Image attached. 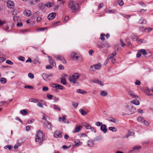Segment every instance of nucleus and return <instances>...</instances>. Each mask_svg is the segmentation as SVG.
<instances>
[{
    "label": "nucleus",
    "instance_id": "nucleus-1",
    "mask_svg": "<svg viewBox=\"0 0 153 153\" xmlns=\"http://www.w3.org/2000/svg\"><path fill=\"white\" fill-rule=\"evenodd\" d=\"M45 138V135L41 131L39 130L37 131L35 136L36 142L40 143L42 141L44 140Z\"/></svg>",
    "mask_w": 153,
    "mask_h": 153
},
{
    "label": "nucleus",
    "instance_id": "nucleus-2",
    "mask_svg": "<svg viewBox=\"0 0 153 153\" xmlns=\"http://www.w3.org/2000/svg\"><path fill=\"white\" fill-rule=\"evenodd\" d=\"M80 76V74L79 73H74L72 76L69 77V80L71 83H75Z\"/></svg>",
    "mask_w": 153,
    "mask_h": 153
},
{
    "label": "nucleus",
    "instance_id": "nucleus-3",
    "mask_svg": "<svg viewBox=\"0 0 153 153\" xmlns=\"http://www.w3.org/2000/svg\"><path fill=\"white\" fill-rule=\"evenodd\" d=\"M69 7L72 12L74 13L78 10L79 6L77 3H74V1H71L69 4Z\"/></svg>",
    "mask_w": 153,
    "mask_h": 153
},
{
    "label": "nucleus",
    "instance_id": "nucleus-4",
    "mask_svg": "<svg viewBox=\"0 0 153 153\" xmlns=\"http://www.w3.org/2000/svg\"><path fill=\"white\" fill-rule=\"evenodd\" d=\"M53 76V74H48L46 73H43L42 74V77L43 79L45 81H48L51 79L52 78Z\"/></svg>",
    "mask_w": 153,
    "mask_h": 153
},
{
    "label": "nucleus",
    "instance_id": "nucleus-5",
    "mask_svg": "<svg viewBox=\"0 0 153 153\" xmlns=\"http://www.w3.org/2000/svg\"><path fill=\"white\" fill-rule=\"evenodd\" d=\"M71 57L74 61L81 60V58L80 56H78L77 54L74 53H72L71 54Z\"/></svg>",
    "mask_w": 153,
    "mask_h": 153
},
{
    "label": "nucleus",
    "instance_id": "nucleus-6",
    "mask_svg": "<svg viewBox=\"0 0 153 153\" xmlns=\"http://www.w3.org/2000/svg\"><path fill=\"white\" fill-rule=\"evenodd\" d=\"M54 56L58 60L61 61L63 63L66 64V60L62 56L57 55L55 56Z\"/></svg>",
    "mask_w": 153,
    "mask_h": 153
},
{
    "label": "nucleus",
    "instance_id": "nucleus-7",
    "mask_svg": "<svg viewBox=\"0 0 153 153\" xmlns=\"http://www.w3.org/2000/svg\"><path fill=\"white\" fill-rule=\"evenodd\" d=\"M7 6L9 8H13L14 7L15 5L13 1H8L7 2Z\"/></svg>",
    "mask_w": 153,
    "mask_h": 153
},
{
    "label": "nucleus",
    "instance_id": "nucleus-8",
    "mask_svg": "<svg viewBox=\"0 0 153 153\" xmlns=\"http://www.w3.org/2000/svg\"><path fill=\"white\" fill-rule=\"evenodd\" d=\"M56 15V13H52L49 15L48 16V18L49 20H52L55 17Z\"/></svg>",
    "mask_w": 153,
    "mask_h": 153
},
{
    "label": "nucleus",
    "instance_id": "nucleus-9",
    "mask_svg": "<svg viewBox=\"0 0 153 153\" xmlns=\"http://www.w3.org/2000/svg\"><path fill=\"white\" fill-rule=\"evenodd\" d=\"M106 126L105 124L102 125L100 127L101 130L103 131L104 133H105L107 131V129L106 128Z\"/></svg>",
    "mask_w": 153,
    "mask_h": 153
},
{
    "label": "nucleus",
    "instance_id": "nucleus-10",
    "mask_svg": "<svg viewBox=\"0 0 153 153\" xmlns=\"http://www.w3.org/2000/svg\"><path fill=\"white\" fill-rule=\"evenodd\" d=\"M128 92L129 95L132 98H134L138 97L137 95H135L134 92L131 90H129L128 91Z\"/></svg>",
    "mask_w": 153,
    "mask_h": 153
},
{
    "label": "nucleus",
    "instance_id": "nucleus-11",
    "mask_svg": "<svg viewBox=\"0 0 153 153\" xmlns=\"http://www.w3.org/2000/svg\"><path fill=\"white\" fill-rule=\"evenodd\" d=\"M53 135L56 137H61L62 135L59 131H56L55 132Z\"/></svg>",
    "mask_w": 153,
    "mask_h": 153
},
{
    "label": "nucleus",
    "instance_id": "nucleus-12",
    "mask_svg": "<svg viewBox=\"0 0 153 153\" xmlns=\"http://www.w3.org/2000/svg\"><path fill=\"white\" fill-rule=\"evenodd\" d=\"M94 67V68L96 69H100L101 67V65L100 63H98L96 64L94 66L92 65L91 66V68H93Z\"/></svg>",
    "mask_w": 153,
    "mask_h": 153
},
{
    "label": "nucleus",
    "instance_id": "nucleus-13",
    "mask_svg": "<svg viewBox=\"0 0 153 153\" xmlns=\"http://www.w3.org/2000/svg\"><path fill=\"white\" fill-rule=\"evenodd\" d=\"M52 87L53 88H58L60 90L63 89V87L62 85L58 84H53L52 85Z\"/></svg>",
    "mask_w": 153,
    "mask_h": 153
},
{
    "label": "nucleus",
    "instance_id": "nucleus-14",
    "mask_svg": "<svg viewBox=\"0 0 153 153\" xmlns=\"http://www.w3.org/2000/svg\"><path fill=\"white\" fill-rule=\"evenodd\" d=\"M44 124L46 125L47 127L49 129H50L51 130L52 129V125L50 122L47 121L46 123H45Z\"/></svg>",
    "mask_w": 153,
    "mask_h": 153
},
{
    "label": "nucleus",
    "instance_id": "nucleus-15",
    "mask_svg": "<svg viewBox=\"0 0 153 153\" xmlns=\"http://www.w3.org/2000/svg\"><path fill=\"white\" fill-rule=\"evenodd\" d=\"M13 20L15 22H19L20 21L21 18L17 16H14L13 18Z\"/></svg>",
    "mask_w": 153,
    "mask_h": 153
},
{
    "label": "nucleus",
    "instance_id": "nucleus-16",
    "mask_svg": "<svg viewBox=\"0 0 153 153\" xmlns=\"http://www.w3.org/2000/svg\"><path fill=\"white\" fill-rule=\"evenodd\" d=\"M81 128L79 126L76 127L75 129L73 131V133H76L79 132L81 130Z\"/></svg>",
    "mask_w": 153,
    "mask_h": 153
},
{
    "label": "nucleus",
    "instance_id": "nucleus-17",
    "mask_svg": "<svg viewBox=\"0 0 153 153\" xmlns=\"http://www.w3.org/2000/svg\"><path fill=\"white\" fill-rule=\"evenodd\" d=\"M48 57L49 58V62L50 64L53 66L54 65V64L55 63L54 61L52 59L51 57L48 56Z\"/></svg>",
    "mask_w": 153,
    "mask_h": 153
},
{
    "label": "nucleus",
    "instance_id": "nucleus-18",
    "mask_svg": "<svg viewBox=\"0 0 153 153\" xmlns=\"http://www.w3.org/2000/svg\"><path fill=\"white\" fill-rule=\"evenodd\" d=\"M75 146H76L81 145L82 144V143L80 142L79 140H75Z\"/></svg>",
    "mask_w": 153,
    "mask_h": 153
},
{
    "label": "nucleus",
    "instance_id": "nucleus-19",
    "mask_svg": "<svg viewBox=\"0 0 153 153\" xmlns=\"http://www.w3.org/2000/svg\"><path fill=\"white\" fill-rule=\"evenodd\" d=\"M136 111V109L135 108L130 105V108L129 110V112H131V114L134 113Z\"/></svg>",
    "mask_w": 153,
    "mask_h": 153
},
{
    "label": "nucleus",
    "instance_id": "nucleus-20",
    "mask_svg": "<svg viewBox=\"0 0 153 153\" xmlns=\"http://www.w3.org/2000/svg\"><path fill=\"white\" fill-rule=\"evenodd\" d=\"M24 13L25 15L27 16H29L31 14V11L29 10L25 11Z\"/></svg>",
    "mask_w": 153,
    "mask_h": 153
},
{
    "label": "nucleus",
    "instance_id": "nucleus-21",
    "mask_svg": "<svg viewBox=\"0 0 153 153\" xmlns=\"http://www.w3.org/2000/svg\"><path fill=\"white\" fill-rule=\"evenodd\" d=\"M146 22V21L142 17L141 18H140L139 21V23L142 24H145Z\"/></svg>",
    "mask_w": 153,
    "mask_h": 153
},
{
    "label": "nucleus",
    "instance_id": "nucleus-22",
    "mask_svg": "<svg viewBox=\"0 0 153 153\" xmlns=\"http://www.w3.org/2000/svg\"><path fill=\"white\" fill-rule=\"evenodd\" d=\"M134 132H131L130 131H128V134L126 135L124 137V138H128L129 136L134 135Z\"/></svg>",
    "mask_w": 153,
    "mask_h": 153
},
{
    "label": "nucleus",
    "instance_id": "nucleus-23",
    "mask_svg": "<svg viewBox=\"0 0 153 153\" xmlns=\"http://www.w3.org/2000/svg\"><path fill=\"white\" fill-rule=\"evenodd\" d=\"M79 111L82 115H85L87 114V112L83 109H80L79 110Z\"/></svg>",
    "mask_w": 153,
    "mask_h": 153
},
{
    "label": "nucleus",
    "instance_id": "nucleus-24",
    "mask_svg": "<svg viewBox=\"0 0 153 153\" xmlns=\"http://www.w3.org/2000/svg\"><path fill=\"white\" fill-rule=\"evenodd\" d=\"M97 47L99 48H103V44L100 42H98L97 43Z\"/></svg>",
    "mask_w": 153,
    "mask_h": 153
},
{
    "label": "nucleus",
    "instance_id": "nucleus-25",
    "mask_svg": "<svg viewBox=\"0 0 153 153\" xmlns=\"http://www.w3.org/2000/svg\"><path fill=\"white\" fill-rule=\"evenodd\" d=\"M116 54L117 53L116 52L112 53L111 54H110L109 55H108V59H111V58H112L113 57L115 56Z\"/></svg>",
    "mask_w": 153,
    "mask_h": 153
},
{
    "label": "nucleus",
    "instance_id": "nucleus-26",
    "mask_svg": "<svg viewBox=\"0 0 153 153\" xmlns=\"http://www.w3.org/2000/svg\"><path fill=\"white\" fill-rule=\"evenodd\" d=\"M77 93L80 94H84L86 93L85 91H83L82 90L79 89L76 90Z\"/></svg>",
    "mask_w": 153,
    "mask_h": 153
},
{
    "label": "nucleus",
    "instance_id": "nucleus-27",
    "mask_svg": "<svg viewBox=\"0 0 153 153\" xmlns=\"http://www.w3.org/2000/svg\"><path fill=\"white\" fill-rule=\"evenodd\" d=\"M131 103L137 105L140 104L139 101L137 100H132L131 101Z\"/></svg>",
    "mask_w": 153,
    "mask_h": 153
},
{
    "label": "nucleus",
    "instance_id": "nucleus-28",
    "mask_svg": "<svg viewBox=\"0 0 153 153\" xmlns=\"http://www.w3.org/2000/svg\"><path fill=\"white\" fill-rule=\"evenodd\" d=\"M130 108V105H126L124 108V110L126 112H129V110Z\"/></svg>",
    "mask_w": 153,
    "mask_h": 153
},
{
    "label": "nucleus",
    "instance_id": "nucleus-29",
    "mask_svg": "<svg viewBox=\"0 0 153 153\" xmlns=\"http://www.w3.org/2000/svg\"><path fill=\"white\" fill-rule=\"evenodd\" d=\"M107 94V92L104 91H102L100 93V95L103 97H105Z\"/></svg>",
    "mask_w": 153,
    "mask_h": 153
},
{
    "label": "nucleus",
    "instance_id": "nucleus-30",
    "mask_svg": "<svg viewBox=\"0 0 153 153\" xmlns=\"http://www.w3.org/2000/svg\"><path fill=\"white\" fill-rule=\"evenodd\" d=\"M126 42L127 44L128 45L129 47H130L131 46V42L130 39L127 38L126 40Z\"/></svg>",
    "mask_w": 153,
    "mask_h": 153
},
{
    "label": "nucleus",
    "instance_id": "nucleus-31",
    "mask_svg": "<svg viewBox=\"0 0 153 153\" xmlns=\"http://www.w3.org/2000/svg\"><path fill=\"white\" fill-rule=\"evenodd\" d=\"M103 47H105L107 48H109L111 47V46L107 42H106L103 44Z\"/></svg>",
    "mask_w": 153,
    "mask_h": 153
},
{
    "label": "nucleus",
    "instance_id": "nucleus-32",
    "mask_svg": "<svg viewBox=\"0 0 153 153\" xmlns=\"http://www.w3.org/2000/svg\"><path fill=\"white\" fill-rule=\"evenodd\" d=\"M109 129L111 131L113 132L116 131L117 130V128L114 127H109Z\"/></svg>",
    "mask_w": 153,
    "mask_h": 153
},
{
    "label": "nucleus",
    "instance_id": "nucleus-33",
    "mask_svg": "<svg viewBox=\"0 0 153 153\" xmlns=\"http://www.w3.org/2000/svg\"><path fill=\"white\" fill-rule=\"evenodd\" d=\"M88 145L89 147L93 146L94 144L92 141L91 140L88 141Z\"/></svg>",
    "mask_w": 153,
    "mask_h": 153
},
{
    "label": "nucleus",
    "instance_id": "nucleus-34",
    "mask_svg": "<svg viewBox=\"0 0 153 153\" xmlns=\"http://www.w3.org/2000/svg\"><path fill=\"white\" fill-rule=\"evenodd\" d=\"M45 6H46V4L43 3H41L39 4V8L41 9L45 8Z\"/></svg>",
    "mask_w": 153,
    "mask_h": 153
},
{
    "label": "nucleus",
    "instance_id": "nucleus-35",
    "mask_svg": "<svg viewBox=\"0 0 153 153\" xmlns=\"http://www.w3.org/2000/svg\"><path fill=\"white\" fill-rule=\"evenodd\" d=\"M33 64H40V62H39L38 59H36L33 60Z\"/></svg>",
    "mask_w": 153,
    "mask_h": 153
},
{
    "label": "nucleus",
    "instance_id": "nucleus-36",
    "mask_svg": "<svg viewBox=\"0 0 153 153\" xmlns=\"http://www.w3.org/2000/svg\"><path fill=\"white\" fill-rule=\"evenodd\" d=\"M53 3H50L48 2L46 4V6L48 7H50L53 6Z\"/></svg>",
    "mask_w": 153,
    "mask_h": 153
},
{
    "label": "nucleus",
    "instance_id": "nucleus-37",
    "mask_svg": "<svg viewBox=\"0 0 153 153\" xmlns=\"http://www.w3.org/2000/svg\"><path fill=\"white\" fill-rule=\"evenodd\" d=\"M94 83H98L99 85H102V86H103V84H102V82L100 81H99L98 80H94Z\"/></svg>",
    "mask_w": 153,
    "mask_h": 153
},
{
    "label": "nucleus",
    "instance_id": "nucleus-38",
    "mask_svg": "<svg viewBox=\"0 0 153 153\" xmlns=\"http://www.w3.org/2000/svg\"><path fill=\"white\" fill-rule=\"evenodd\" d=\"M0 82L2 84H4L6 82L7 80L5 78H1L0 79Z\"/></svg>",
    "mask_w": 153,
    "mask_h": 153
},
{
    "label": "nucleus",
    "instance_id": "nucleus-39",
    "mask_svg": "<svg viewBox=\"0 0 153 153\" xmlns=\"http://www.w3.org/2000/svg\"><path fill=\"white\" fill-rule=\"evenodd\" d=\"M141 147L139 146H134L133 147V149L134 150H137L141 149Z\"/></svg>",
    "mask_w": 153,
    "mask_h": 153
},
{
    "label": "nucleus",
    "instance_id": "nucleus-40",
    "mask_svg": "<svg viewBox=\"0 0 153 153\" xmlns=\"http://www.w3.org/2000/svg\"><path fill=\"white\" fill-rule=\"evenodd\" d=\"M29 101L31 102H36L38 101V100L36 99L31 98L29 100Z\"/></svg>",
    "mask_w": 153,
    "mask_h": 153
},
{
    "label": "nucleus",
    "instance_id": "nucleus-41",
    "mask_svg": "<svg viewBox=\"0 0 153 153\" xmlns=\"http://www.w3.org/2000/svg\"><path fill=\"white\" fill-rule=\"evenodd\" d=\"M143 120H144L143 117H138L137 118V120L138 122H140L142 123H143Z\"/></svg>",
    "mask_w": 153,
    "mask_h": 153
},
{
    "label": "nucleus",
    "instance_id": "nucleus-42",
    "mask_svg": "<svg viewBox=\"0 0 153 153\" xmlns=\"http://www.w3.org/2000/svg\"><path fill=\"white\" fill-rule=\"evenodd\" d=\"M66 116L65 115H63L62 118L61 117H59V121H60L61 119L63 122H65V121L66 120Z\"/></svg>",
    "mask_w": 153,
    "mask_h": 153
},
{
    "label": "nucleus",
    "instance_id": "nucleus-43",
    "mask_svg": "<svg viewBox=\"0 0 153 153\" xmlns=\"http://www.w3.org/2000/svg\"><path fill=\"white\" fill-rule=\"evenodd\" d=\"M11 13L13 15L16 16L17 14V11L16 10L14 9L12 11Z\"/></svg>",
    "mask_w": 153,
    "mask_h": 153
},
{
    "label": "nucleus",
    "instance_id": "nucleus-44",
    "mask_svg": "<svg viewBox=\"0 0 153 153\" xmlns=\"http://www.w3.org/2000/svg\"><path fill=\"white\" fill-rule=\"evenodd\" d=\"M140 52L144 55H146L147 54V52L146 50L144 49H141L140 50Z\"/></svg>",
    "mask_w": 153,
    "mask_h": 153
},
{
    "label": "nucleus",
    "instance_id": "nucleus-45",
    "mask_svg": "<svg viewBox=\"0 0 153 153\" xmlns=\"http://www.w3.org/2000/svg\"><path fill=\"white\" fill-rule=\"evenodd\" d=\"M20 112L23 115H25L27 113V111L25 109L22 110L20 111Z\"/></svg>",
    "mask_w": 153,
    "mask_h": 153
},
{
    "label": "nucleus",
    "instance_id": "nucleus-46",
    "mask_svg": "<svg viewBox=\"0 0 153 153\" xmlns=\"http://www.w3.org/2000/svg\"><path fill=\"white\" fill-rule=\"evenodd\" d=\"M61 83L63 85H65L66 84V82L65 79L64 78H61Z\"/></svg>",
    "mask_w": 153,
    "mask_h": 153
},
{
    "label": "nucleus",
    "instance_id": "nucleus-47",
    "mask_svg": "<svg viewBox=\"0 0 153 153\" xmlns=\"http://www.w3.org/2000/svg\"><path fill=\"white\" fill-rule=\"evenodd\" d=\"M116 11L115 10H107L106 13H115Z\"/></svg>",
    "mask_w": 153,
    "mask_h": 153
},
{
    "label": "nucleus",
    "instance_id": "nucleus-48",
    "mask_svg": "<svg viewBox=\"0 0 153 153\" xmlns=\"http://www.w3.org/2000/svg\"><path fill=\"white\" fill-rule=\"evenodd\" d=\"M24 88H28L30 89H33V87L32 86L27 85L24 86Z\"/></svg>",
    "mask_w": 153,
    "mask_h": 153
},
{
    "label": "nucleus",
    "instance_id": "nucleus-49",
    "mask_svg": "<svg viewBox=\"0 0 153 153\" xmlns=\"http://www.w3.org/2000/svg\"><path fill=\"white\" fill-rule=\"evenodd\" d=\"M108 120L110 121L116 123V119L115 118L112 117H110L108 119Z\"/></svg>",
    "mask_w": 153,
    "mask_h": 153
},
{
    "label": "nucleus",
    "instance_id": "nucleus-50",
    "mask_svg": "<svg viewBox=\"0 0 153 153\" xmlns=\"http://www.w3.org/2000/svg\"><path fill=\"white\" fill-rule=\"evenodd\" d=\"M48 87L46 86H43L42 87V91H46L48 90Z\"/></svg>",
    "mask_w": 153,
    "mask_h": 153
},
{
    "label": "nucleus",
    "instance_id": "nucleus-51",
    "mask_svg": "<svg viewBox=\"0 0 153 153\" xmlns=\"http://www.w3.org/2000/svg\"><path fill=\"white\" fill-rule=\"evenodd\" d=\"M53 108L54 109L58 110L59 111H60V109L58 108L57 106L55 105H53Z\"/></svg>",
    "mask_w": 153,
    "mask_h": 153
},
{
    "label": "nucleus",
    "instance_id": "nucleus-52",
    "mask_svg": "<svg viewBox=\"0 0 153 153\" xmlns=\"http://www.w3.org/2000/svg\"><path fill=\"white\" fill-rule=\"evenodd\" d=\"M18 59L19 60H21L22 61H24L25 60V58L24 57L22 56H19V57Z\"/></svg>",
    "mask_w": 153,
    "mask_h": 153
},
{
    "label": "nucleus",
    "instance_id": "nucleus-53",
    "mask_svg": "<svg viewBox=\"0 0 153 153\" xmlns=\"http://www.w3.org/2000/svg\"><path fill=\"white\" fill-rule=\"evenodd\" d=\"M105 34L103 33H102L101 34V37L100 38V39L102 40H104L105 39V38L104 37V36H105Z\"/></svg>",
    "mask_w": 153,
    "mask_h": 153
},
{
    "label": "nucleus",
    "instance_id": "nucleus-54",
    "mask_svg": "<svg viewBox=\"0 0 153 153\" xmlns=\"http://www.w3.org/2000/svg\"><path fill=\"white\" fill-rule=\"evenodd\" d=\"M28 76L31 79H33L34 77L33 74L31 73H30L28 74Z\"/></svg>",
    "mask_w": 153,
    "mask_h": 153
},
{
    "label": "nucleus",
    "instance_id": "nucleus-55",
    "mask_svg": "<svg viewBox=\"0 0 153 153\" xmlns=\"http://www.w3.org/2000/svg\"><path fill=\"white\" fill-rule=\"evenodd\" d=\"M118 3L119 5L120 6H122L123 5V2L122 0H119L118 1Z\"/></svg>",
    "mask_w": 153,
    "mask_h": 153
},
{
    "label": "nucleus",
    "instance_id": "nucleus-56",
    "mask_svg": "<svg viewBox=\"0 0 153 153\" xmlns=\"http://www.w3.org/2000/svg\"><path fill=\"white\" fill-rule=\"evenodd\" d=\"M6 62L8 64H10V65H12L13 64V63L9 60H7L6 61Z\"/></svg>",
    "mask_w": 153,
    "mask_h": 153
},
{
    "label": "nucleus",
    "instance_id": "nucleus-57",
    "mask_svg": "<svg viewBox=\"0 0 153 153\" xmlns=\"http://www.w3.org/2000/svg\"><path fill=\"white\" fill-rule=\"evenodd\" d=\"M53 97V96L52 95H51V94H48L47 95V97L48 98H49V99H52Z\"/></svg>",
    "mask_w": 153,
    "mask_h": 153
},
{
    "label": "nucleus",
    "instance_id": "nucleus-58",
    "mask_svg": "<svg viewBox=\"0 0 153 153\" xmlns=\"http://www.w3.org/2000/svg\"><path fill=\"white\" fill-rule=\"evenodd\" d=\"M64 67L63 65H59L58 69L59 70H61L63 69Z\"/></svg>",
    "mask_w": 153,
    "mask_h": 153
},
{
    "label": "nucleus",
    "instance_id": "nucleus-59",
    "mask_svg": "<svg viewBox=\"0 0 153 153\" xmlns=\"http://www.w3.org/2000/svg\"><path fill=\"white\" fill-rule=\"evenodd\" d=\"M5 60V59L3 57H0V62L1 63L3 62Z\"/></svg>",
    "mask_w": 153,
    "mask_h": 153
},
{
    "label": "nucleus",
    "instance_id": "nucleus-60",
    "mask_svg": "<svg viewBox=\"0 0 153 153\" xmlns=\"http://www.w3.org/2000/svg\"><path fill=\"white\" fill-rule=\"evenodd\" d=\"M133 39H136V40L138 42H141V39H137V36H134V37L133 38Z\"/></svg>",
    "mask_w": 153,
    "mask_h": 153
},
{
    "label": "nucleus",
    "instance_id": "nucleus-61",
    "mask_svg": "<svg viewBox=\"0 0 153 153\" xmlns=\"http://www.w3.org/2000/svg\"><path fill=\"white\" fill-rule=\"evenodd\" d=\"M37 105L38 106L41 108H42L43 107V105L42 104L41 102H39L37 104Z\"/></svg>",
    "mask_w": 153,
    "mask_h": 153
},
{
    "label": "nucleus",
    "instance_id": "nucleus-62",
    "mask_svg": "<svg viewBox=\"0 0 153 153\" xmlns=\"http://www.w3.org/2000/svg\"><path fill=\"white\" fill-rule=\"evenodd\" d=\"M85 126V128L87 129H89L91 128V126L88 124H87Z\"/></svg>",
    "mask_w": 153,
    "mask_h": 153
},
{
    "label": "nucleus",
    "instance_id": "nucleus-63",
    "mask_svg": "<svg viewBox=\"0 0 153 153\" xmlns=\"http://www.w3.org/2000/svg\"><path fill=\"white\" fill-rule=\"evenodd\" d=\"M141 52H140V50L139 51L137 54V57L139 58L141 56Z\"/></svg>",
    "mask_w": 153,
    "mask_h": 153
},
{
    "label": "nucleus",
    "instance_id": "nucleus-64",
    "mask_svg": "<svg viewBox=\"0 0 153 153\" xmlns=\"http://www.w3.org/2000/svg\"><path fill=\"white\" fill-rule=\"evenodd\" d=\"M120 44L122 47H123L125 45V44L124 43L122 39H120Z\"/></svg>",
    "mask_w": 153,
    "mask_h": 153
}]
</instances>
